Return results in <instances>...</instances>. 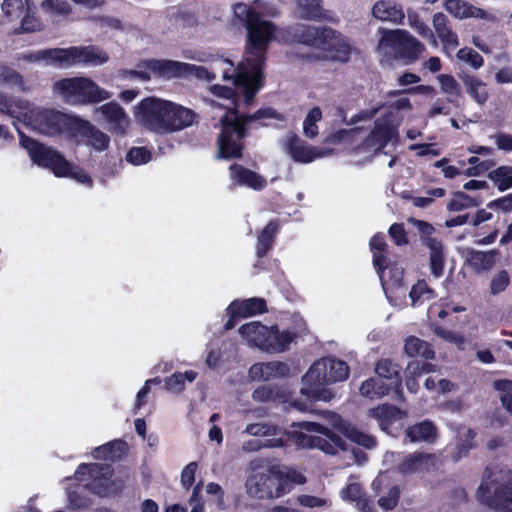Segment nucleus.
Wrapping results in <instances>:
<instances>
[{"label":"nucleus","instance_id":"f257e3e1","mask_svg":"<svg viewBox=\"0 0 512 512\" xmlns=\"http://www.w3.org/2000/svg\"><path fill=\"white\" fill-rule=\"evenodd\" d=\"M237 19L246 23L247 43L243 61L235 68L230 60H222L223 79L230 80L243 93L249 104L262 86V65L275 27L263 20L249 5L237 3L233 7Z\"/></svg>","mask_w":512,"mask_h":512},{"label":"nucleus","instance_id":"f03ea898","mask_svg":"<svg viewBox=\"0 0 512 512\" xmlns=\"http://www.w3.org/2000/svg\"><path fill=\"white\" fill-rule=\"evenodd\" d=\"M210 92L216 97L211 104L225 108L226 113L221 117V133L218 138V154L224 159L237 158L241 156V139L245 136V126L254 121L275 119L283 121L284 117L271 108L259 109L252 115L239 116L234 108L222 103L220 100L235 104V93L231 88L222 85H213Z\"/></svg>","mask_w":512,"mask_h":512},{"label":"nucleus","instance_id":"7ed1b4c3","mask_svg":"<svg viewBox=\"0 0 512 512\" xmlns=\"http://www.w3.org/2000/svg\"><path fill=\"white\" fill-rule=\"evenodd\" d=\"M292 427L300 428L308 433H316L317 435H307L302 431H285L279 426L270 423H250L245 427L244 432L255 437L287 435L300 448H318L327 454H337L341 451L346 455L347 465L364 460V455L361 451L356 449L348 450L344 442L324 425L303 421L293 423Z\"/></svg>","mask_w":512,"mask_h":512},{"label":"nucleus","instance_id":"20e7f679","mask_svg":"<svg viewBox=\"0 0 512 512\" xmlns=\"http://www.w3.org/2000/svg\"><path fill=\"white\" fill-rule=\"evenodd\" d=\"M348 376L349 367L344 361L320 359L314 362L302 377L301 394L310 401H330L334 394L325 385L344 381Z\"/></svg>","mask_w":512,"mask_h":512},{"label":"nucleus","instance_id":"39448f33","mask_svg":"<svg viewBox=\"0 0 512 512\" xmlns=\"http://www.w3.org/2000/svg\"><path fill=\"white\" fill-rule=\"evenodd\" d=\"M19 137L34 163L49 168L57 177H71L79 183L91 185L90 176L84 170L73 167L59 152L26 137L22 132H19Z\"/></svg>","mask_w":512,"mask_h":512},{"label":"nucleus","instance_id":"423d86ee","mask_svg":"<svg viewBox=\"0 0 512 512\" xmlns=\"http://www.w3.org/2000/svg\"><path fill=\"white\" fill-rule=\"evenodd\" d=\"M477 497L497 512H512V471L497 467L487 469Z\"/></svg>","mask_w":512,"mask_h":512},{"label":"nucleus","instance_id":"0eeeda50","mask_svg":"<svg viewBox=\"0 0 512 512\" xmlns=\"http://www.w3.org/2000/svg\"><path fill=\"white\" fill-rule=\"evenodd\" d=\"M21 117V122L41 134L54 136L66 134L71 137L78 117L64 114L51 108H42L29 101V108Z\"/></svg>","mask_w":512,"mask_h":512},{"label":"nucleus","instance_id":"6e6552de","mask_svg":"<svg viewBox=\"0 0 512 512\" xmlns=\"http://www.w3.org/2000/svg\"><path fill=\"white\" fill-rule=\"evenodd\" d=\"M299 41L322 51L323 58L346 62L351 46L348 40L331 28L304 27L299 34Z\"/></svg>","mask_w":512,"mask_h":512},{"label":"nucleus","instance_id":"1a4fd4ad","mask_svg":"<svg viewBox=\"0 0 512 512\" xmlns=\"http://www.w3.org/2000/svg\"><path fill=\"white\" fill-rule=\"evenodd\" d=\"M53 91L69 104H91L108 100L112 93L87 77H71L58 80Z\"/></svg>","mask_w":512,"mask_h":512},{"label":"nucleus","instance_id":"9d476101","mask_svg":"<svg viewBox=\"0 0 512 512\" xmlns=\"http://www.w3.org/2000/svg\"><path fill=\"white\" fill-rule=\"evenodd\" d=\"M239 333L248 345L273 353L285 351L294 338L288 331L280 332L276 327H267L258 321L242 325Z\"/></svg>","mask_w":512,"mask_h":512},{"label":"nucleus","instance_id":"9b49d317","mask_svg":"<svg viewBox=\"0 0 512 512\" xmlns=\"http://www.w3.org/2000/svg\"><path fill=\"white\" fill-rule=\"evenodd\" d=\"M3 24H12V33L34 32L41 29V21L34 15L30 4L23 0H4L1 6Z\"/></svg>","mask_w":512,"mask_h":512},{"label":"nucleus","instance_id":"f8f14e48","mask_svg":"<svg viewBox=\"0 0 512 512\" xmlns=\"http://www.w3.org/2000/svg\"><path fill=\"white\" fill-rule=\"evenodd\" d=\"M246 492L256 499H274L287 494V486L278 482L277 466L262 471H254L245 483Z\"/></svg>","mask_w":512,"mask_h":512},{"label":"nucleus","instance_id":"ddd939ff","mask_svg":"<svg viewBox=\"0 0 512 512\" xmlns=\"http://www.w3.org/2000/svg\"><path fill=\"white\" fill-rule=\"evenodd\" d=\"M112 470L106 464H82L75 472V478L98 495L107 496L116 492L119 485L111 480Z\"/></svg>","mask_w":512,"mask_h":512},{"label":"nucleus","instance_id":"4468645a","mask_svg":"<svg viewBox=\"0 0 512 512\" xmlns=\"http://www.w3.org/2000/svg\"><path fill=\"white\" fill-rule=\"evenodd\" d=\"M401 122L402 118L398 116L394 117L391 121L384 118L378 119L369 135L363 138L361 150L374 155L389 142L396 141L398 138V126Z\"/></svg>","mask_w":512,"mask_h":512},{"label":"nucleus","instance_id":"2eb2a0df","mask_svg":"<svg viewBox=\"0 0 512 512\" xmlns=\"http://www.w3.org/2000/svg\"><path fill=\"white\" fill-rule=\"evenodd\" d=\"M60 56L61 67L64 68L76 65L100 66L109 60L108 53L94 45L60 48Z\"/></svg>","mask_w":512,"mask_h":512},{"label":"nucleus","instance_id":"dca6fc26","mask_svg":"<svg viewBox=\"0 0 512 512\" xmlns=\"http://www.w3.org/2000/svg\"><path fill=\"white\" fill-rule=\"evenodd\" d=\"M174 61L166 59H149L140 62L136 69L121 70L122 80L149 81L153 77L173 78Z\"/></svg>","mask_w":512,"mask_h":512},{"label":"nucleus","instance_id":"f3484780","mask_svg":"<svg viewBox=\"0 0 512 512\" xmlns=\"http://www.w3.org/2000/svg\"><path fill=\"white\" fill-rule=\"evenodd\" d=\"M168 100L147 97L135 108L136 119L152 131L160 133L166 115Z\"/></svg>","mask_w":512,"mask_h":512},{"label":"nucleus","instance_id":"a211bd4d","mask_svg":"<svg viewBox=\"0 0 512 512\" xmlns=\"http://www.w3.org/2000/svg\"><path fill=\"white\" fill-rule=\"evenodd\" d=\"M107 125V129L115 135H126L131 124L130 117L117 102H109L95 108Z\"/></svg>","mask_w":512,"mask_h":512},{"label":"nucleus","instance_id":"6ab92c4d","mask_svg":"<svg viewBox=\"0 0 512 512\" xmlns=\"http://www.w3.org/2000/svg\"><path fill=\"white\" fill-rule=\"evenodd\" d=\"M193 110L168 101L160 133H173L190 127L195 121Z\"/></svg>","mask_w":512,"mask_h":512},{"label":"nucleus","instance_id":"aec40b11","mask_svg":"<svg viewBox=\"0 0 512 512\" xmlns=\"http://www.w3.org/2000/svg\"><path fill=\"white\" fill-rule=\"evenodd\" d=\"M286 150L294 161L300 163H310L315 159L327 157L332 153L329 149L311 146L296 135L287 137Z\"/></svg>","mask_w":512,"mask_h":512},{"label":"nucleus","instance_id":"412c9836","mask_svg":"<svg viewBox=\"0 0 512 512\" xmlns=\"http://www.w3.org/2000/svg\"><path fill=\"white\" fill-rule=\"evenodd\" d=\"M368 416L377 420L381 430L392 434V427L402 428L406 412L390 404L378 405L368 411Z\"/></svg>","mask_w":512,"mask_h":512},{"label":"nucleus","instance_id":"4be33fe9","mask_svg":"<svg viewBox=\"0 0 512 512\" xmlns=\"http://www.w3.org/2000/svg\"><path fill=\"white\" fill-rule=\"evenodd\" d=\"M71 137H84L87 145L93 147L96 151H105L110 144L109 136L93 126L89 121L78 117Z\"/></svg>","mask_w":512,"mask_h":512},{"label":"nucleus","instance_id":"5701e85b","mask_svg":"<svg viewBox=\"0 0 512 512\" xmlns=\"http://www.w3.org/2000/svg\"><path fill=\"white\" fill-rule=\"evenodd\" d=\"M324 416L332 429L342 433L351 441L366 448H372L375 445V439L372 436L366 435L352 425L345 423L340 415L333 412H325Z\"/></svg>","mask_w":512,"mask_h":512},{"label":"nucleus","instance_id":"b1692460","mask_svg":"<svg viewBox=\"0 0 512 512\" xmlns=\"http://www.w3.org/2000/svg\"><path fill=\"white\" fill-rule=\"evenodd\" d=\"M444 7L448 13L457 19L477 18L488 22L496 21L493 13L475 7L463 0H445Z\"/></svg>","mask_w":512,"mask_h":512},{"label":"nucleus","instance_id":"393cba45","mask_svg":"<svg viewBox=\"0 0 512 512\" xmlns=\"http://www.w3.org/2000/svg\"><path fill=\"white\" fill-rule=\"evenodd\" d=\"M372 16L382 22L400 25L405 19L403 6L395 0H377L371 8Z\"/></svg>","mask_w":512,"mask_h":512},{"label":"nucleus","instance_id":"a878e982","mask_svg":"<svg viewBox=\"0 0 512 512\" xmlns=\"http://www.w3.org/2000/svg\"><path fill=\"white\" fill-rule=\"evenodd\" d=\"M288 373L289 366L279 361L255 363L249 369V377L254 381H269Z\"/></svg>","mask_w":512,"mask_h":512},{"label":"nucleus","instance_id":"bb28decb","mask_svg":"<svg viewBox=\"0 0 512 512\" xmlns=\"http://www.w3.org/2000/svg\"><path fill=\"white\" fill-rule=\"evenodd\" d=\"M432 25L447 54L459 46L458 36L449 26V20L446 15L440 12L435 13Z\"/></svg>","mask_w":512,"mask_h":512},{"label":"nucleus","instance_id":"cd10ccee","mask_svg":"<svg viewBox=\"0 0 512 512\" xmlns=\"http://www.w3.org/2000/svg\"><path fill=\"white\" fill-rule=\"evenodd\" d=\"M230 178L233 184L247 186L254 190H261L266 185V181L262 176L241 165H232L230 167Z\"/></svg>","mask_w":512,"mask_h":512},{"label":"nucleus","instance_id":"c85d7f7f","mask_svg":"<svg viewBox=\"0 0 512 512\" xmlns=\"http://www.w3.org/2000/svg\"><path fill=\"white\" fill-rule=\"evenodd\" d=\"M29 108V101L19 97L8 96L0 92V114L21 122V117Z\"/></svg>","mask_w":512,"mask_h":512},{"label":"nucleus","instance_id":"c756f323","mask_svg":"<svg viewBox=\"0 0 512 512\" xmlns=\"http://www.w3.org/2000/svg\"><path fill=\"white\" fill-rule=\"evenodd\" d=\"M232 317L246 318L265 311V301L261 298H249L243 301H234L228 307Z\"/></svg>","mask_w":512,"mask_h":512},{"label":"nucleus","instance_id":"7c9ffc66","mask_svg":"<svg viewBox=\"0 0 512 512\" xmlns=\"http://www.w3.org/2000/svg\"><path fill=\"white\" fill-rule=\"evenodd\" d=\"M22 61L35 63L43 61L47 65L61 67L60 48L43 49L35 52H25L16 57V64L20 66Z\"/></svg>","mask_w":512,"mask_h":512},{"label":"nucleus","instance_id":"2f4dec72","mask_svg":"<svg viewBox=\"0 0 512 512\" xmlns=\"http://www.w3.org/2000/svg\"><path fill=\"white\" fill-rule=\"evenodd\" d=\"M296 12L304 20L320 21L327 18L323 0H296Z\"/></svg>","mask_w":512,"mask_h":512},{"label":"nucleus","instance_id":"473e14b6","mask_svg":"<svg viewBox=\"0 0 512 512\" xmlns=\"http://www.w3.org/2000/svg\"><path fill=\"white\" fill-rule=\"evenodd\" d=\"M378 34L377 50L380 53L384 55L398 53L401 39L403 35L405 36V30L379 29Z\"/></svg>","mask_w":512,"mask_h":512},{"label":"nucleus","instance_id":"72a5a7b5","mask_svg":"<svg viewBox=\"0 0 512 512\" xmlns=\"http://www.w3.org/2000/svg\"><path fill=\"white\" fill-rule=\"evenodd\" d=\"M424 243L429 249L431 273L433 276L439 278L443 274L445 263L443 244L440 240L433 237H428Z\"/></svg>","mask_w":512,"mask_h":512},{"label":"nucleus","instance_id":"f704fd0d","mask_svg":"<svg viewBox=\"0 0 512 512\" xmlns=\"http://www.w3.org/2000/svg\"><path fill=\"white\" fill-rule=\"evenodd\" d=\"M361 134V129L357 127L341 129L329 135L326 139V142L344 145L346 148L349 149L361 150V144L358 145V142L360 140L363 141V137Z\"/></svg>","mask_w":512,"mask_h":512},{"label":"nucleus","instance_id":"c9c22d12","mask_svg":"<svg viewBox=\"0 0 512 512\" xmlns=\"http://www.w3.org/2000/svg\"><path fill=\"white\" fill-rule=\"evenodd\" d=\"M195 77L201 80H213L215 73L206 67L186 62L174 61L173 77Z\"/></svg>","mask_w":512,"mask_h":512},{"label":"nucleus","instance_id":"e433bc0d","mask_svg":"<svg viewBox=\"0 0 512 512\" xmlns=\"http://www.w3.org/2000/svg\"><path fill=\"white\" fill-rule=\"evenodd\" d=\"M399 367L397 364L392 363L388 359H383L378 361L375 371L377 374V378L382 380H388L389 383H386L390 386V389H395L398 391L401 387V380L399 378Z\"/></svg>","mask_w":512,"mask_h":512},{"label":"nucleus","instance_id":"4c0bfd02","mask_svg":"<svg viewBox=\"0 0 512 512\" xmlns=\"http://www.w3.org/2000/svg\"><path fill=\"white\" fill-rule=\"evenodd\" d=\"M390 390V386H388L384 380L377 377L365 380L359 388L360 394L370 400L382 398L387 395Z\"/></svg>","mask_w":512,"mask_h":512},{"label":"nucleus","instance_id":"58836bf2","mask_svg":"<svg viewBox=\"0 0 512 512\" xmlns=\"http://www.w3.org/2000/svg\"><path fill=\"white\" fill-rule=\"evenodd\" d=\"M404 350L410 357H423L425 359H433L435 354L428 342L414 336L407 338Z\"/></svg>","mask_w":512,"mask_h":512},{"label":"nucleus","instance_id":"ea45409f","mask_svg":"<svg viewBox=\"0 0 512 512\" xmlns=\"http://www.w3.org/2000/svg\"><path fill=\"white\" fill-rule=\"evenodd\" d=\"M435 459L430 454L415 453L410 455L400 466V470L404 473L421 471L433 466Z\"/></svg>","mask_w":512,"mask_h":512},{"label":"nucleus","instance_id":"a19ab883","mask_svg":"<svg viewBox=\"0 0 512 512\" xmlns=\"http://www.w3.org/2000/svg\"><path fill=\"white\" fill-rule=\"evenodd\" d=\"M407 437L412 442L433 441L436 438V428L429 421H423L407 429Z\"/></svg>","mask_w":512,"mask_h":512},{"label":"nucleus","instance_id":"79ce46f5","mask_svg":"<svg viewBox=\"0 0 512 512\" xmlns=\"http://www.w3.org/2000/svg\"><path fill=\"white\" fill-rule=\"evenodd\" d=\"M197 377V373L188 370L184 373H174L164 379L166 389L173 394H180L184 391L186 382L192 383Z\"/></svg>","mask_w":512,"mask_h":512},{"label":"nucleus","instance_id":"37998d69","mask_svg":"<svg viewBox=\"0 0 512 512\" xmlns=\"http://www.w3.org/2000/svg\"><path fill=\"white\" fill-rule=\"evenodd\" d=\"M127 450V445L123 441H112L96 448L93 452L95 459L116 460L119 459Z\"/></svg>","mask_w":512,"mask_h":512},{"label":"nucleus","instance_id":"c03bdc74","mask_svg":"<svg viewBox=\"0 0 512 512\" xmlns=\"http://www.w3.org/2000/svg\"><path fill=\"white\" fill-rule=\"evenodd\" d=\"M343 500L354 502L356 507L362 512H371L369 501L362 496L361 487L358 483H350L341 491Z\"/></svg>","mask_w":512,"mask_h":512},{"label":"nucleus","instance_id":"a18cd8bd","mask_svg":"<svg viewBox=\"0 0 512 512\" xmlns=\"http://www.w3.org/2000/svg\"><path fill=\"white\" fill-rule=\"evenodd\" d=\"M464 85L467 93L479 104L483 105L488 100V91L486 84L480 79L467 76L464 79Z\"/></svg>","mask_w":512,"mask_h":512},{"label":"nucleus","instance_id":"49530a36","mask_svg":"<svg viewBox=\"0 0 512 512\" xmlns=\"http://www.w3.org/2000/svg\"><path fill=\"white\" fill-rule=\"evenodd\" d=\"M409 297L411 300V305L413 307H418L434 299L435 292L428 287L424 280H419L412 286Z\"/></svg>","mask_w":512,"mask_h":512},{"label":"nucleus","instance_id":"de8ad7c7","mask_svg":"<svg viewBox=\"0 0 512 512\" xmlns=\"http://www.w3.org/2000/svg\"><path fill=\"white\" fill-rule=\"evenodd\" d=\"M425 50V46L405 30L398 53L404 57L416 59Z\"/></svg>","mask_w":512,"mask_h":512},{"label":"nucleus","instance_id":"09e8293b","mask_svg":"<svg viewBox=\"0 0 512 512\" xmlns=\"http://www.w3.org/2000/svg\"><path fill=\"white\" fill-rule=\"evenodd\" d=\"M278 482L286 484L288 490L287 494L293 489V485H303L307 479L305 475L290 467H279L277 466Z\"/></svg>","mask_w":512,"mask_h":512},{"label":"nucleus","instance_id":"8fccbe9b","mask_svg":"<svg viewBox=\"0 0 512 512\" xmlns=\"http://www.w3.org/2000/svg\"><path fill=\"white\" fill-rule=\"evenodd\" d=\"M182 56L187 60L200 63L218 61V70L223 74V68L225 67L221 65L223 59H219L218 55L211 51L199 48H187L182 51Z\"/></svg>","mask_w":512,"mask_h":512},{"label":"nucleus","instance_id":"3c124183","mask_svg":"<svg viewBox=\"0 0 512 512\" xmlns=\"http://www.w3.org/2000/svg\"><path fill=\"white\" fill-rule=\"evenodd\" d=\"M475 436V431L470 428L464 427L459 431V439L456 445V452L453 456L455 461H458L463 456H466L468 452L475 447Z\"/></svg>","mask_w":512,"mask_h":512},{"label":"nucleus","instance_id":"603ef678","mask_svg":"<svg viewBox=\"0 0 512 512\" xmlns=\"http://www.w3.org/2000/svg\"><path fill=\"white\" fill-rule=\"evenodd\" d=\"M277 230L278 225L275 222H270L260 233L256 246V253L258 257H263L270 249Z\"/></svg>","mask_w":512,"mask_h":512},{"label":"nucleus","instance_id":"864d4df0","mask_svg":"<svg viewBox=\"0 0 512 512\" xmlns=\"http://www.w3.org/2000/svg\"><path fill=\"white\" fill-rule=\"evenodd\" d=\"M489 178L496 184L499 191H506L512 188V167H498L489 173Z\"/></svg>","mask_w":512,"mask_h":512},{"label":"nucleus","instance_id":"5fc2aeb1","mask_svg":"<svg viewBox=\"0 0 512 512\" xmlns=\"http://www.w3.org/2000/svg\"><path fill=\"white\" fill-rule=\"evenodd\" d=\"M0 83L16 86L23 92L29 90L23 76L18 71L3 65H0Z\"/></svg>","mask_w":512,"mask_h":512},{"label":"nucleus","instance_id":"6e6d98bb","mask_svg":"<svg viewBox=\"0 0 512 512\" xmlns=\"http://www.w3.org/2000/svg\"><path fill=\"white\" fill-rule=\"evenodd\" d=\"M322 117V110L319 107H313L307 113L302 126L304 136L313 139L318 135L317 123L321 121Z\"/></svg>","mask_w":512,"mask_h":512},{"label":"nucleus","instance_id":"4d7b16f0","mask_svg":"<svg viewBox=\"0 0 512 512\" xmlns=\"http://www.w3.org/2000/svg\"><path fill=\"white\" fill-rule=\"evenodd\" d=\"M40 7L51 17L67 16L71 12V7L66 0H43Z\"/></svg>","mask_w":512,"mask_h":512},{"label":"nucleus","instance_id":"13d9d810","mask_svg":"<svg viewBox=\"0 0 512 512\" xmlns=\"http://www.w3.org/2000/svg\"><path fill=\"white\" fill-rule=\"evenodd\" d=\"M412 109V104L407 97H399L392 101H390L386 107V114L383 117L384 119L391 121L394 117L398 116L403 119L401 112L410 111Z\"/></svg>","mask_w":512,"mask_h":512},{"label":"nucleus","instance_id":"bf43d9fd","mask_svg":"<svg viewBox=\"0 0 512 512\" xmlns=\"http://www.w3.org/2000/svg\"><path fill=\"white\" fill-rule=\"evenodd\" d=\"M438 83L442 93L448 96V101L452 102L454 97L460 96V85L456 79L448 74H439L437 76Z\"/></svg>","mask_w":512,"mask_h":512},{"label":"nucleus","instance_id":"052dcab7","mask_svg":"<svg viewBox=\"0 0 512 512\" xmlns=\"http://www.w3.org/2000/svg\"><path fill=\"white\" fill-rule=\"evenodd\" d=\"M494 261V252H473L469 259L471 266L478 271L490 269L494 265Z\"/></svg>","mask_w":512,"mask_h":512},{"label":"nucleus","instance_id":"680f3d73","mask_svg":"<svg viewBox=\"0 0 512 512\" xmlns=\"http://www.w3.org/2000/svg\"><path fill=\"white\" fill-rule=\"evenodd\" d=\"M408 23L421 37L431 40L434 46L437 45L432 30L420 20L416 12L408 11Z\"/></svg>","mask_w":512,"mask_h":512},{"label":"nucleus","instance_id":"e2e57ef3","mask_svg":"<svg viewBox=\"0 0 512 512\" xmlns=\"http://www.w3.org/2000/svg\"><path fill=\"white\" fill-rule=\"evenodd\" d=\"M478 203L464 192H456L447 204L449 211L458 212L474 206Z\"/></svg>","mask_w":512,"mask_h":512},{"label":"nucleus","instance_id":"0e129e2a","mask_svg":"<svg viewBox=\"0 0 512 512\" xmlns=\"http://www.w3.org/2000/svg\"><path fill=\"white\" fill-rule=\"evenodd\" d=\"M495 388L500 393V401L505 410L512 416V382L509 380H499L494 383Z\"/></svg>","mask_w":512,"mask_h":512},{"label":"nucleus","instance_id":"69168bd1","mask_svg":"<svg viewBox=\"0 0 512 512\" xmlns=\"http://www.w3.org/2000/svg\"><path fill=\"white\" fill-rule=\"evenodd\" d=\"M456 56L459 61L469 65L474 69H479L484 64L483 57L478 52L469 47L460 49Z\"/></svg>","mask_w":512,"mask_h":512},{"label":"nucleus","instance_id":"338daca9","mask_svg":"<svg viewBox=\"0 0 512 512\" xmlns=\"http://www.w3.org/2000/svg\"><path fill=\"white\" fill-rule=\"evenodd\" d=\"M126 160L133 165H143L151 160V153L144 147H134L127 153Z\"/></svg>","mask_w":512,"mask_h":512},{"label":"nucleus","instance_id":"774afa93","mask_svg":"<svg viewBox=\"0 0 512 512\" xmlns=\"http://www.w3.org/2000/svg\"><path fill=\"white\" fill-rule=\"evenodd\" d=\"M510 283V277L508 272L505 270L499 271L495 274L490 282V292L493 295H497L503 292Z\"/></svg>","mask_w":512,"mask_h":512}]
</instances>
